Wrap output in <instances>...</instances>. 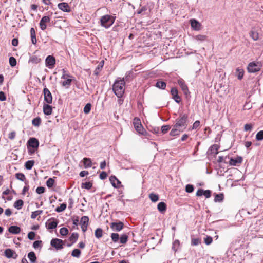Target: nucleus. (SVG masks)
I'll list each match as a JSON object with an SVG mask.
<instances>
[{
	"label": "nucleus",
	"mask_w": 263,
	"mask_h": 263,
	"mask_svg": "<svg viewBox=\"0 0 263 263\" xmlns=\"http://www.w3.org/2000/svg\"><path fill=\"white\" fill-rule=\"evenodd\" d=\"M125 89V82L124 79L118 78L112 85V90L115 94L118 97L123 96Z\"/></svg>",
	"instance_id": "nucleus-1"
},
{
	"label": "nucleus",
	"mask_w": 263,
	"mask_h": 263,
	"mask_svg": "<svg viewBox=\"0 0 263 263\" xmlns=\"http://www.w3.org/2000/svg\"><path fill=\"white\" fill-rule=\"evenodd\" d=\"M62 71V76L61 77V79H64V80L62 81L61 83L63 87L68 88L70 87L71 84V82L74 80V77L70 75L64 69H63Z\"/></svg>",
	"instance_id": "nucleus-2"
},
{
	"label": "nucleus",
	"mask_w": 263,
	"mask_h": 263,
	"mask_svg": "<svg viewBox=\"0 0 263 263\" xmlns=\"http://www.w3.org/2000/svg\"><path fill=\"white\" fill-rule=\"evenodd\" d=\"M187 120V116L186 114L182 115L177 119L176 123L175 124L176 128H178L181 131H183L187 126L186 122Z\"/></svg>",
	"instance_id": "nucleus-3"
},
{
	"label": "nucleus",
	"mask_w": 263,
	"mask_h": 263,
	"mask_svg": "<svg viewBox=\"0 0 263 263\" xmlns=\"http://www.w3.org/2000/svg\"><path fill=\"white\" fill-rule=\"evenodd\" d=\"M115 17L109 15L102 16L100 19V23L102 26L107 28L111 26L115 22Z\"/></svg>",
	"instance_id": "nucleus-4"
},
{
	"label": "nucleus",
	"mask_w": 263,
	"mask_h": 263,
	"mask_svg": "<svg viewBox=\"0 0 263 263\" xmlns=\"http://www.w3.org/2000/svg\"><path fill=\"white\" fill-rule=\"evenodd\" d=\"M133 124L135 129L139 134L142 135H145L146 134V132L142 126L141 121L139 118H135Z\"/></svg>",
	"instance_id": "nucleus-5"
},
{
	"label": "nucleus",
	"mask_w": 263,
	"mask_h": 263,
	"mask_svg": "<svg viewBox=\"0 0 263 263\" xmlns=\"http://www.w3.org/2000/svg\"><path fill=\"white\" fill-rule=\"evenodd\" d=\"M261 69V65L259 62H250L247 67L248 71L250 73H254L259 71Z\"/></svg>",
	"instance_id": "nucleus-6"
},
{
	"label": "nucleus",
	"mask_w": 263,
	"mask_h": 263,
	"mask_svg": "<svg viewBox=\"0 0 263 263\" xmlns=\"http://www.w3.org/2000/svg\"><path fill=\"white\" fill-rule=\"evenodd\" d=\"M50 245L56 250H61L64 248V242L58 238H53L50 241Z\"/></svg>",
	"instance_id": "nucleus-7"
},
{
	"label": "nucleus",
	"mask_w": 263,
	"mask_h": 263,
	"mask_svg": "<svg viewBox=\"0 0 263 263\" xmlns=\"http://www.w3.org/2000/svg\"><path fill=\"white\" fill-rule=\"evenodd\" d=\"M46 67L50 69L53 68L55 64V59L52 55H48L45 60Z\"/></svg>",
	"instance_id": "nucleus-8"
},
{
	"label": "nucleus",
	"mask_w": 263,
	"mask_h": 263,
	"mask_svg": "<svg viewBox=\"0 0 263 263\" xmlns=\"http://www.w3.org/2000/svg\"><path fill=\"white\" fill-rule=\"evenodd\" d=\"M44 96V101L48 104H51L52 102V97L50 91L47 88L43 89Z\"/></svg>",
	"instance_id": "nucleus-9"
},
{
	"label": "nucleus",
	"mask_w": 263,
	"mask_h": 263,
	"mask_svg": "<svg viewBox=\"0 0 263 263\" xmlns=\"http://www.w3.org/2000/svg\"><path fill=\"white\" fill-rule=\"evenodd\" d=\"M111 229L115 231H120L124 227V223L119 221L118 222H111L110 224Z\"/></svg>",
	"instance_id": "nucleus-10"
},
{
	"label": "nucleus",
	"mask_w": 263,
	"mask_h": 263,
	"mask_svg": "<svg viewBox=\"0 0 263 263\" xmlns=\"http://www.w3.org/2000/svg\"><path fill=\"white\" fill-rule=\"evenodd\" d=\"M50 18L48 16H43L40 22V27L42 30H45L47 28L46 23L50 22Z\"/></svg>",
	"instance_id": "nucleus-11"
},
{
	"label": "nucleus",
	"mask_w": 263,
	"mask_h": 263,
	"mask_svg": "<svg viewBox=\"0 0 263 263\" xmlns=\"http://www.w3.org/2000/svg\"><path fill=\"white\" fill-rule=\"evenodd\" d=\"M39 146V142L37 139L35 138H30L27 142V147L29 146L33 148H38Z\"/></svg>",
	"instance_id": "nucleus-12"
},
{
	"label": "nucleus",
	"mask_w": 263,
	"mask_h": 263,
	"mask_svg": "<svg viewBox=\"0 0 263 263\" xmlns=\"http://www.w3.org/2000/svg\"><path fill=\"white\" fill-rule=\"evenodd\" d=\"M88 221L89 218L87 216H84L81 218L80 224L82 230L84 232L87 230Z\"/></svg>",
	"instance_id": "nucleus-13"
},
{
	"label": "nucleus",
	"mask_w": 263,
	"mask_h": 263,
	"mask_svg": "<svg viewBox=\"0 0 263 263\" xmlns=\"http://www.w3.org/2000/svg\"><path fill=\"white\" fill-rule=\"evenodd\" d=\"M4 255L8 258H13L16 259L17 257L16 252L11 249H6L4 251Z\"/></svg>",
	"instance_id": "nucleus-14"
},
{
	"label": "nucleus",
	"mask_w": 263,
	"mask_h": 263,
	"mask_svg": "<svg viewBox=\"0 0 263 263\" xmlns=\"http://www.w3.org/2000/svg\"><path fill=\"white\" fill-rule=\"evenodd\" d=\"M59 9L66 12H69L71 11L70 7L69 5L65 2L59 3L58 5Z\"/></svg>",
	"instance_id": "nucleus-15"
},
{
	"label": "nucleus",
	"mask_w": 263,
	"mask_h": 263,
	"mask_svg": "<svg viewBox=\"0 0 263 263\" xmlns=\"http://www.w3.org/2000/svg\"><path fill=\"white\" fill-rule=\"evenodd\" d=\"M52 219H49L46 223V227L48 229H53L55 228L58 224V221L53 219V221H51Z\"/></svg>",
	"instance_id": "nucleus-16"
},
{
	"label": "nucleus",
	"mask_w": 263,
	"mask_h": 263,
	"mask_svg": "<svg viewBox=\"0 0 263 263\" xmlns=\"http://www.w3.org/2000/svg\"><path fill=\"white\" fill-rule=\"evenodd\" d=\"M242 161V158L241 157H237L235 158H231L229 164L232 166H236L238 164L241 163Z\"/></svg>",
	"instance_id": "nucleus-17"
},
{
	"label": "nucleus",
	"mask_w": 263,
	"mask_h": 263,
	"mask_svg": "<svg viewBox=\"0 0 263 263\" xmlns=\"http://www.w3.org/2000/svg\"><path fill=\"white\" fill-rule=\"evenodd\" d=\"M112 185L116 188L119 187L121 182L115 176H111L109 178Z\"/></svg>",
	"instance_id": "nucleus-18"
},
{
	"label": "nucleus",
	"mask_w": 263,
	"mask_h": 263,
	"mask_svg": "<svg viewBox=\"0 0 263 263\" xmlns=\"http://www.w3.org/2000/svg\"><path fill=\"white\" fill-rule=\"evenodd\" d=\"M178 84L182 89V91L184 92V93L186 94L188 91V87L185 84L184 81L182 79H179L178 80Z\"/></svg>",
	"instance_id": "nucleus-19"
},
{
	"label": "nucleus",
	"mask_w": 263,
	"mask_h": 263,
	"mask_svg": "<svg viewBox=\"0 0 263 263\" xmlns=\"http://www.w3.org/2000/svg\"><path fill=\"white\" fill-rule=\"evenodd\" d=\"M191 22V26L193 29L195 30H199L200 29V24L195 19H192L190 20Z\"/></svg>",
	"instance_id": "nucleus-20"
},
{
	"label": "nucleus",
	"mask_w": 263,
	"mask_h": 263,
	"mask_svg": "<svg viewBox=\"0 0 263 263\" xmlns=\"http://www.w3.org/2000/svg\"><path fill=\"white\" fill-rule=\"evenodd\" d=\"M8 231L12 234H17L20 233L21 228L18 226H12L9 228Z\"/></svg>",
	"instance_id": "nucleus-21"
},
{
	"label": "nucleus",
	"mask_w": 263,
	"mask_h": 263,
	"mask_svg": "<svg viewBox=\"0 0 263 263\" xmlns=\"http://www.w3.org/2000/svg\"><path fill=\"white\" fill-rule=\"evenodd\" d=\"M244 70L241 68H237L235 73V76L237 77L238 79L241 80L243 77Z\"/></svg>",
	"instance_id": "nucleus-22"
},
{
	"label": "nucleus",
	"mask_w": 263,
	"mask_h": 263,
	"mask_svg": "<svg viewBox=\"0 0 263 263\" xmlns=\"http://www.w3.org/2000/svg\"><path fill=\"white\" fill-rule=\"evenodd\" d=\"M43 112L46 115H50L52 112V107L49 104H44Z\"/></svg>",
	"instance_id": "nucleus-23"
},
{
	"label": "nucleus",
	"mask_w": 263,
	"mask_h": 263,
	"mask_svg": "<svg viewBox=\"0 0 263 263\" xmlns=\"http://www.w3.org/2000/svg\"><path fill=\"white\" fill-rule=\"evenodd\" d=\"M158 210L159 212H160L162 213H163L165 212L166 210V204L163 202H161L158 203L157 205Z\"/></svg>",
	"instance_id": "nucleus-24"
},
{
	"label": "nucleus",
	"mask_w": 263,
	"mask_h": 263,
	"mask_svg": "<svg viewBox=\"0 0 263 263\" xmlns=\"http://www.w3.org/2000/svg\"><path fill=\"white\" fill-rule=\"evenodd\" d=\"M30 35L32 43L34 45H35L36 44L37 41L36 39L35 31L33 28H31L30 29Z\"/></svg>",
	"instance_id": "nucleus-25"
},
{
	"label": "nucleus",
	"mask_w": 263,
	"mask_h": 263,
	"mask_svg": "<svg viewBox=\"0 0 263 263\" xmlns=\"http://www.w3.org/2000/svg\"><path fill=\"white\" fill-rule=\"evenodd\" d=\"M28 258L31 263H34L36 260V256L34 252H30L28 254Z\"/></svg>",
	"instance_id": "nucleus-26"
},
{
	"label": "nucleus",
	"mask_w": 263,
	"mask_h": 263,
	"mask_svg": "<svg viewBox=\"0 0 263 263\" xmlns=\"http://www.w3.org/2000/svg\"><path fill=\"white\" fill-rule=\"evenodd\" d=\"M180 129L178 128H176V126L174 125L173 128L171 130L170 133V134L172 136H175L176 135H178L180 132H182Z\"/></svg>",
	"instance_id": "nucleus-27"
},
{
	"label": "nucleus",
	"mask_w": 263,
	"mask_h": 263,
	"mask_svg": "<svg viewBox=\"0 0 263 263\" xmlns=\"http://www.w3.org/2000/svg\"><path fill=\"white\" fill-rule=\"evenodd\" d=\"M41 60L36 55L31 57L29 60V62L33 64H37L41 62Z\"/></svg>",
	"instance_id": "nucleus-28"
},
{
	"label": "nucleus",
	"mask_w": 263,
	"mask_h": 263,
	"mask_svg": "<svg viewBox=\"0 0 263 263\" xmlns=\"http://www.w3.org/2000/svg\"><path fill=\"white\" fill-rule=\"evenodd\" d=\"M24 204V202L22 200L19 199L14 203V207L18 210L22 209Z\"/></svg>",
	"instance_id": "nucleus-29"
},
{
	"label": "nucleus",
	"mask_w": 263,
	"mask_h": 263,
	"mask_svg": "<svg viewBox=\"0 0 263 263\" xmlns=\"http://www.w3.org/2000/svg\"><path fill=\"white\" fill-rule=\"evenodd\" d=\"M128 239V236L126 234H123L119 237L120 242L122 244H125Z\"/></svg>",
	"instance_id": "nucleus-30"
},
{
	"label": "nucleus",
	"mask_w": 263,
	"mask_h": 263,
	"mask_svg": "<svg viewBox=\"0 0 263 263\" xmlns=\"http://www.w3.org/2000/svg\"><path fill=\"white\" fill-rule=\"evenodd\" d=\"M83 163L85 168H88L91 166L92 162L90 158H84L83 159Z\"/></svg>",
	"instance_id": "nucleus-31"
},
{
	"label": "nucleus",
	"mask_w": 263,
	"mask_h": 263,
	"mask_svg": "<svg viewBox=\"0 0 263 263\" xmlns=\"http://www.w3.org/2000/svg\"><path fill=\"white\" fill-rule=\"evenodd\" d=\"M250 37L254 40V41H257L258 40V38H259V34H258V33L255 31H253V30H252L250 31Z\"/></svg>",
	"instance_id": "nucleus-32"
},
{
	"label": "nucleus",
	"mask_w": 263,
	"mask_h": 263,
	"mask_svg": "<svg viewBox=\"0 0 263 263\" xmlns=\"http://www.w3.org/2000/svg\"><path fill=\"white\" fill-rule=\"evenodd\" d=\"M194 39L199 42H203L207 39V36L205 35L199 34L195 36Z\"/></svg>",
	"instance_id": "nucleus-33"
},
{
	"label": "nucleus",
	"mask_w": 263,
	"mask_h": 263,
	"mask_svg": "<svg viewBox=\"0 0 263 263\" xmlns=\"http://www.w3.org/2000/svg\"><path fill=\"white\" fill-rule=\"evenodd\" d=\"M41 123V119L40 117H36L32 121V124L36 127H39Z\"/></svg>",
	"instance_id": "nucleus-34"
},
{
	"label": "nucleus",
	"mask_w": 263,
	"mask_h": 263,
	"mask_svg": "<svg viewBox=\"0 0 263 263\" xmlns=\"http://www.w3.org/2000/svg\"><path fill=\"white\" fill-rule=\"evenodd\" d=\"M219 148V146L217 144H214L210 147L211 153L214 155H216L218 154V150Z\"/></svg>",
	"instance_id": "nucleus-35"
},
{
	"label": "nucleus",
	"mask_w": 263,
	"mask_h": 263,
	"mask_svg": "<svg viewBox=\"0 0 263 263\" xmlns=\"http://www.w3.org/2000/svg\"><path fill=\"white\" fill-rule=\"evenodd\" d=\"M34 164L33 160L27 161L25 164V168L27 170H31Z\"/></svg>",
	"instance_id": "nucleus-36"
},
{
	"label": "nucleus",
	"mask_w": 263,
	"mask_h": 263,
	"mask_svg": "<svg viewBox=\"0 0 263 263\" xmlns=\"http://www.w3.org/2000/svg\"><path fill=\"white\" fill-rule=\"evenodd\" d=\"M81 252L78 249H74L71 252V255L73 257L79 258L80 256Z\"/></svg>",
	"instance_id": "nucleus-37"
},
{
	"label": "nucleus",
	"mask_w": 263,
	"mask_h": 263,
	"mask_svg": "<svg viewBox=\"0 0 263 263\" xmlns=\"http://www.w3.org/2000/svg\"><path fill=\"white\" fill-rule=\"evenodd\" d=\"M33 247L35 249H41L42 247V241L41 240L35 241L33 243Z\"/></svg>",
	"instance_id": "nucleus-38"
},
{
	"label": "nucleus",
	"mask_w": 263,
	"mask_h": 263,
	"mask_svg": "<svg viewBox=\"0 0 263 263\" xmlns=\"http://www.w3.org/2000/svg\"><path fill=\"white\" fill-rule=\"evenodd\" d=\"M166 84L163 81H158L156 84V86L159 88L164 89L166 87Z\"/></svg>",
	"instance_id": "nucleus-39"
},
{
	"label": "nucleus",
	"mask_w": 263,
	"mask_h": 263,
	"mask_svg": "<svg viewBox=\"0 0 263 263\" xmlns=\"http://www.w3.org/2000/svg\"><path fill=\"white\" fill-rule=\"evenodd\" d=\"M110 237L114 242H117L119 240V235L118 233H113L111 234Z\"/></svg>",
	"instance_id": "nucleus-40"
},
{
	"label": "nucleus",
	"mask_w": 263,
	"mask_h": 263,
	"mask_svg": "<svg viewBox=\"0 0 263 263\" xmlns=\"http://www.w3.org/2000/svg\"><path fill=\"white\" fill-rule=\"evenodd\" d=\"M103 65H104V61H102L99 64L97 68H96V69H95V70L94 71L95 74L98 75L99 74L100 69H101L103 67Z\"/></svg>",
	"instance_id": "nucleus-41"
},
{
	"label": "nucleus",
	"mask_w": 263,
	"mask_h": 263,
	"mask_svg": "<svg viewBox=\"0 0 263 263\" xmlns=\"http://www.w3.org/2000/svg\"><path fill=\"white\" fill-rule=\"evenodd\" d=\"M102 230L101 228H98L95 232V235L97 238H100L102 236Z\"/></svg>",
	"instance_id": "nucleus-42"
},
{
	"label": "nucleus",
	"mask_w": 263,
	"mask_h": 263,
	"mask_svg": "<svg viewBox=\"0 0 263 263\" xmlns=\"http://www.w3.org/2000/svg\"><path fill=\"white\" fill-rule=\"evenodd\" d=\"M78 236L79 235L78 233H72L69 237V240L72 241V243H74L77 240Z\"/></svg>",
	"instance_id": "nucleus-43"
},
{
	"label": "nucleus",
	"mask_w": 263,
	"mask_h": 263,
	"mask_svg": "<svg viewBox=\"0 0 263 263\" xmlns=\"http://www.w3.org/2000/svg\"><path fill=\"white\" fill-rule=\"evenodd\" d=\"M43 211L42 210H37L34 212H33L31 215V218L32 219H35L36 218V217L41 214H42Z\"/></svg>",
	"instance_id": "nucleus-44"
},
{
	"label": "nucleus",
	"mask_w": 263,
	"mask_h": 263,
	"mask_svg": "<svg viewBox=\"0 0 263 263\" xmlns=\"http://www.w3.org/2000/svg\"><path fill=\"white\" fill-rule=\"evenodd\" d=\"M66 208V204L65 203H62L60 205V206L57 207L55 209V211L57 212H61L65 210Z\"/></svg>",
	"instance_id": "nucleus-45"
},
{
	"label": "nucleus",
	"mask_w": 263,
	"mask_h": 263,
	"mask_svg": "<svg viewBox=\"0 0 263 263\" xmlns=\"http://www.w3.org/2000/svg\"><path fill=\"white\" fill-rule=\"evenodd\" d=\"M149 198L153 202H156L159 200V197L157 195L151 193L149 195Z\"/></svg>",
	"instance_id": "nucleus-46"
},
{
	"label": "nucleus",
	"mask_w": 263,
	"mask_h": 263,
	"mask_svg": "<svg viewBox=\"0 0 263 263\" xmlns=\"http://www.w3.org/2000/svg\"><path fill=\"white\" fill-rule=\"evenodd\" d=\"M171 128V127L170 125H163L161 127V132L163 134L166 133Z\"/></svg>",
	"instance_id": "nucleus-47"
},
{
	"label": "nucleus",
	"mask_w": 263,
	"mask_h": 263,
	"mask_svg": "<svg viewBox=\"0 0 263 263\" xmlns=\"http://www.w3.org/2000/svg\"><path fill=\"white\" fill-rule=\"evenodd\" d=\"M16 178L22 181H24L26 180V177L23 173H17L15 175Z\"/></svg>",
	"instance_id": "nucleus-48"
},
{
	"label": "nucleus",
	"mask_w": 263,
	"mask_h": 263,
	"mask_svg": "<svg viewBox=\"0 0 263 263\" xmlns=\"http://www.w3.org/2000/svg\"><path fill=\"white\" fill-rule=\"evenodd\" d=\"M60 233L63 236H66L68 233V230L65 227H63L60 230Z\"/></svg>",
	"instance_id": "nucleus-49"
},
{
	"label": "nucleus",
	"mask_w": 263,
	"mask_h": 263,
	"mask_svg": "<svg viewBox=\"0 0 263 263\" xmlns=\"http://www.w3.org/2000/svg\"><path fill=\"white\" fill-rule=\"evenodd\" d=\"M9 64L11 65V66L14 67L15 66H16L17 62H16V60L15 59V58H14L13 57H11L9 58Z\"/></svg>",
	"instance_id": "nucleus-50"
},
{
	"label": "nucleus",
	"mask_w": 263,
	"mask_h": 263,
	"mask_svg": "<svg viewBox=\"0 0 263 263\" xmlns=\"http://www.w3.org/2000/svg\"><path fill=\"white\" fill-rule=\"evenodd\" d=\"M54 180L53 179L51 178H50L48 179V180L46 182V184H47V186L49 187V188H50L51 187L53 186V184H54Z\"/></svg>",
	"instance_id": "nucleus-51"
},
{
	"label": "nucleus",
	"mask_w": 263,
	"mask_h": 263,
	"mask_svg": "<svg viewBox=\"0 0 263 263\" xmlns=\"http://www.w3.org/2000/svg\"><path fill=\"white\" fill-rule=\"evenodd\" d=\"M82 187L87 190L90 189L92 187V183L89 182H86L82 183Z\"/></svg>",
	"instance_id": "nucleus-52"
},
{
	"label": "nucleus",
	"mask_w": 263,
	"mask_h": 263,
	"mask_svg": "<svg viewBox=\"0 0 263 263\" xmlns=\"http://www.w3.org/2000/svg\"><path fill=\"white\" fill-rule=\"evenodd\" d=\"M256 139L259 141L263 139V130H260L257 133Z\"/></svg>",
	"instance_id": "nucleus-53"
},
{
	"label": "nucleus",
	"mask_w": 263,
	"mask_h": 263,
	"mask_svg": "<svg viewBox=\"0 0 263 263\" xmlns=\"http://www.w3.org/2000/svg\"><path fill=\"white\" fill-rule=\"evenodd\" d=\"M223 198L222 194H216L214 198V201L215 202L221 201L223 200Z\"/></svg>",
	"instance_id": "nucleus-54"
},
{
	"label": "nucleus",
	"mask_w": 263,
	"mask_h": 263,
	"mask_svg": "<svg viewBox=\"0 0 263 263\" xmlns=\"http://www.w3.org/2000/svg\"><path fill=\"white\" fill-rule=\"evenodd\" d=\"M185 191L187 193H192L194 191V186L191 184H187L185 187Z\"/></svg>",
	"instance_id": "nucleus-55"
},
{
	"label": "nucleus",
	"mask_w": 263,
	"mask_h": 263,
	"mask_svg": "<svg viewBox=\"0 0 263 263\" xmlns=\"http://www.w3.org/2000/svg\"><path fill=\"white\" fill-rule=\"evenodd\" d=\"M91 109V104L89 103L87 104L84 108V112L85 114H88Z\"/></svg>",
	"instance_id": "nucleus-56"
},
{
	"label": "nucleus",
	"mask_w": 263,
	"mask_h": 263,
	"mask_svg": "<svg viewBox=\"0 0 263 263\" xmlns=\"http://www.w3.org/2000/svg\"><path fill=\"white\" fill-rule=\"evenodd\" d=\"M200 243V240L198 238H193L191 240V245L192 246H197Z\"/></svg>",
	"instance_id": "nucleus-57"
},
{
	"label": "nucleus",
	"mask_w": 263,
	"mask_h": 263,
	"mask_svg": "<svg viewBox=\"0 0 263 263\" xmlns=\"http://www.w3.org/2000/svg\"><path fill=\"white\" fill-rule=\"evenodd\" d=\"M212 238L210 236H207L204 238V242L208 245L211 244L212 242Z\"/></svg>",
	"instance_id": "nucleus-58"
},
{
	"label": "nucleus",
	"mask_w": 263,
	"mask_h": 263,
	"mask_svg": "<svg viewBox=\"0 0 263 263\" xmlns=\"http://www.w3.org/2000/svg\"><path fill=\"white\" fill-rule=\"evenodd\" d=\"M35 236V233L33 232H30L28 234V238L30 240H33Z\"/></svg>",
	"instance_id": "nucleus-59"
},
{
	"label": "nucleus",
	"mask_w": 263,
	"mask_h": 263,
	"mask_svg": "<svg viewBox=\"0 0 263 263\" xmlns=\"http://www.w3.org/2000/svg\"><path fill=\"white\" fill-rule=\"evenodd\" d=\"M44 191H45V188L42 186L38 187L36 189V192L39 194L43 193L44 192Z\"/></svg>",
	"instance_id": "nucleus-60"
},
{
	"label": "nucleus",
	"mask_w": 263,
	"mask_h": 263,
	"mask_svg": "<svg viewBox=\"0 0 263 263\" xmlns=\"http://www.w3.org/2000/svg\"><path fill=\"white\" fill-rule=\"evenodd\" d=\"M16 136V132L14 131L11 132L8 135V138L10 140H13Z\"/></svg>",
	"instance_id": "nucleus-61"
},
{
	"label": "nucleus",
	"mask_w": 263,
	"mask_h": 263,
	"mask_svg": "<svg viewBox=\"0 0 263 263\" xmlns=\"http://www.w3.org/2000/svg\"><path fill=\"white\" fill-rule=\"evenodd\" d=\"M200 121L197 120V121H196L193 126H192V129H197L199 126H200Z\"/></svg>",
	"instance_id": "nucleus-62"
},
{
	"label": "nucleus",
	"mask_w": 263,
	"mask_h": 263,
	"mask_svg": "<svg viewBox=\"0 0 263 263\" xmlns=\"http://www.w3.org/2000/svg\"><path fill=\"white\" fill-rule=\"evenodd\" d=\"M252 128V125L251 124H246L244 126V130L245 131L251 130Z\"/></svg>",
	"instance_id": "nucleus-63"
},
{
	"label": "nucleus",
	"mask_w": 263,
	"mask_h": 263,
	"mask_svg": "<svg viewBox=\"0 0 263 263\" xmlns=\"http://www.w3.org/2000/svg\"><path fill=\"white\" fill-rule=\"evenodd\" d=\"M107 176V173L105 172H102L99 175L100 178L102 180H104L106 178Z\"/></svg>",
	"instance_id": "nucleus-64"
}]
</instances>
